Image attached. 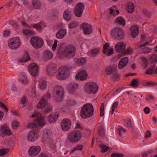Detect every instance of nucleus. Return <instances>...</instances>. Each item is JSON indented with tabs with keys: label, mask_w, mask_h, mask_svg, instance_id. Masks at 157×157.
I'll return each mask as SVG.
<instances>
[{
	"label": "nucleus",
	"mask_w": 157,
	"mask_h": 157,
	"mask_svg": "<svg viewBox=\"0 0 157 157\" xmlns=\"http://www.w3.org/2000/svg\"><path fill=\"white\" fill-rule=\"evenodd\" d=\"M118 104V102L117 101L115 102L113 105L111 109H115V108H116Z\"/></svg>",
	"instance_id": "nucleus-63"
},
{
	"label": "nucleus",
	"mask_w": 157,
	"mask_h": 157,
	"mask_svg": "<svg viewBox=\"0 0 157 157\" xmlns=\"http://www.w3.org/2000/svg\"><path fill=\"white\" fill-rule=\"evenodd\" d=\"M21 82L24 84H27L29 82V81L25 73H22L20 77Z\"/></svg>",
	"instance_id": "nucleus-33"
},
{
	"label": "nucleus",
	"mask_w": 157,
	"mask_h": 157,
	"mask_svg": "<svg viewBox=\"0 0 157 157\" xmlns=\"http://www.w3.org/2000/svg\"><path fill=\"white\" fill-rule=\"evenodd\" d=\"M141 59L143 63L145 66V67H147L148 65V62L147 58L144 57H142Z\"/></svg>",
	"instance_id": "nucleus-46"
},
{
	"label": "nucleus",
	"mask_w": 157,
	"mask_h": 157,
	"mask_svg": "<svg viewBox=\"0 0 157 157\" xmlns=\"http://www.w3.org/2000/svg\"><path fill=\"white\" fill-rule=\"evenodd\" d=\"M116 71L115 68L110 66L107 67L105 69V72L107 75H110L114 73Z\"/></svg>",
	"instance_id": "nucleus-29"
},
{
	"label": "nucleus",
	"mask_w": 157,
	"mask_h": 157,
	"mask_svg": "<svg viewBox=\"0 0 157 157\" xmlns=\"http://www.w3.org/2000/svg\"><path fill=\"white\" fill-rule=\"evenodd\" d=\"M30 42L32 46L36 49L41 48L44 43L43 40L41 38L37 36L32 37L30 39Z\"/></svg>",
	"instance_id": "nucleus-9"
},
{
	"label": "nucleus",
	"mask_w": 157,
	"mask_h": 157,
	"mask_svg": "<svg viewBox=\"0 0 157 157\" xmlns=\"http://www.w3.org/2000/svg\"><path fill=\"white\" fill-rule=\"evenodd\" d=\"M110 33L113 38L117 40H122L125 36V33L123 30L118 27L112 29Z\"/></svg>",
	"instance_id": "nucleus-4"
},
{
	"label": "nucleus",
	"mask_w": 157,
	"mask_h": 157,
	"mask_svg": "<svg viewBox=\"0 0 157 157\" xmlns=\"http://www.w3.org/2000/svg\"><path fill=\"white\" fill-rule=\"evenodd\" d=\"M126 10L129 13H132L134 10V6L133 3H128L127 5Z\"/></svg>",
	"instance_id": "nucleus-28"
},
{
	"label": "nucleus",
	"mask_w": 157,
	"mask_h": 157,
	"mask_svg": "<svg viewBox=\"0 0 157 157\" xmlns=\"http://www.w3.org/2000/svg\"><path fill=\"white\" fill-rule=\"evenodd\" d=\"M81 132L78 130L73 131L68 135V139L69 140L73 143L78 142L82 137Z\"/></svg>",
	"instance_id": "nucleus-6"
},
{
	"label": "nucleus",
	"mask_w": 157,
	"mask_h": 157,
	"mask_svg": "<svg viewBox=\"0 0 157 157\" xmlns=\"http://www.w3.org/2000/svg\"><path fill=\"white\" fill-rule=\"evenodd\" d=\"M58 50V53L60 56L72 57L75 54V48L72 45L64 46L62 44L59 46Z\"/></svg>",
	"instance_id": "nucleus-1"
},
{
	"label": "nucleus",
	"mask_w": 157,
	"mask_h": 157,
	"mask_svg": "<svg viewBox=\"0 0 157 157\" xmlns=\"http://www.w3.org/2000/svg\"><path fill=\"white\" fill-rule=\"evenodd\" d=\"M58 116V115L56 114L50 115L48 117V121L50 122H54L56 121Z\"/></svg>",
	"instance_id": "nucleus-32"
},
{
	"label": "nucleus",
	"mask_w": 157,
	"mask_h": 157,
	"mask_svg": "<svg viewBox=\"0 0 157 157\" xmlns=\"http://www.w3.org/2000/svg\"><path fill=\"white\" fill-rule=\"evenodd\" d=\"M100 147L101 149V151L103 153L106 152L109 148L107 146L104 145H101Z\"/></svg>",
	"instance_id": "nucleus-48"
},
{
	"label": "nucleus",
	"mask_w": 157,
	"mask_h": 157,
	"mask_svg": "<svg viewBox=\"0 0 157 157\" xmlns=\"http://www.w3.org/2000/svg\"><path fill=\"white\" fill-rule=\"evenodd\" d=\"M40 87L41 89H45L46 87V82L44 79H41L40 81Z\"/></svg>",
	"instance_id": "nucleus-34"
},
{
	"label": "nucleus",
	"mask_w": 157,
	"mask_h": 157,
	"mask_svg": "<svg viewBox=\"0 0 157 157\" xmlns=\"http://www.w3.org/2000/svg\"><path fill=\"white\" fill-rule=\"evenodd\" d=\"M132 52V49L130 48H128L125 51V52L127 54H130Z\"/></svg>",
	"instance_id": "nucleus-64"
},
{
	"label": "nucleus",
	"mask_w": 157,
	"mask_h": 157,
	"mask_svg": "<svg viewBox=\"0 0 157 157\" xmlns=\"http://www.w3.org/2000/svg\"><path fill=\"white\" fill-rule=\"evenodd\" d=\"M53 54L49 50H46L43 55V58L46 59L50 60L52 58Z\"/></svg>",
	"instance_id": "nucleus-27"
},
{
	"label": "nucleus",
	"mask_w": 157,
	"mask_h": 157,
	"mask_svg": "<svg viewBox=\"0 0 157 157\" xmlns=\"http://www.w3.org/2000/svg\"><path fill=\"white\" fill-rule=\"evenodd\" d=\"M26 102V99L25 97H23L21 99V104L23 105V107H24L25 106V103Z\"/></svg>",
	"instance_id": "nucleus-59"
},
{
	"label": "nucleus",
	"mask_w": 157,
	"mask_h": 157,
	"mask_svg": "<svg viewBox=\"0 0 157 157\" xmlns=\"http://www.w3.org/2000/svg\"><path fill=\"white\" fill-rule=\"evenodd\" d=\"M84 7V5L82 2H79L76 5L74 10V13L76 17H80L82 16Z\"/></svg>",
	"instance_id": "nucleus-12"
},
{
	"label": "nucleus",
	"mask_w": 157,
	"mask_h": 157,
	"mask_svg": "<svg viewBox=\"0 0 157 157\" xmlns=\"http://www.w3.org/2000/svg\"><path fill=\"white\" fill-rule=\"evenodd\" d=\"M51 98L50 94L48 93L46 95L44 96L41 99L37 105V107L39 109H41L44 107H47L45 110V112L48 113L50 112L52 107L47 103V99H50Z\"/></svg>",
	"instance_id": "nucleus-3"
},
{
	"label": "nucleus",
	"mask_w": 157,
	"mask_h": 157,
	"mask_svg": "<svg viewBox=\"0 0 157 157\" xmlns=\"http://www.w3.org/2000/svg\"><path fill=\"white\" fill-rule=\"evenodd\" d=\"M131 35L132 37H136L139 33L138 28L136 26H132L131 28Z\"/></svg>",
	"instance_id": "nucleus-26"
},
{
	"label": "nucleus",
	"mask_w": 157,
	"mask_h": 157,
	"mask_svg": "<svg viewBox=\"0 0 157 157\" xmlns=\"http://www.w3.org/2000/svg\"><path fill=\"white\" fill-rule=\"evenodd\" d=\"M139 80L137 79H134L132 80L131 86L133 87H137L139 86Z\"/></svg>",
	"instance_id": "nucleus-36"
},
{
	"label": "nucleus",
	"mask_w": 157,
	"mask_h": 157,
	"mask_svg": "<svg viewBox=\"0 0 157 157\" xmlns=\"http://www.w3.org/2000/svg\"><path fill=\"white\" fill-rule=\"evenodd\" d=\"M86 62V60L84 58H81L77 59V63L79 65H82L84 64Z\"/></svg>",
	"instance_id": "nucleus-40"
},
{
	"label": "nucleus",
	"mask_w": 157,
	"mask_h": 157,
	"mask_svg": "<svg viewBox=\"0 0 157 157\" xmlns=\"http://www.w3.org/2000/svg\"><path fill=\"white\" fill-rule=\"evenodd\" d=\"M113 52V49L112 48H110L109 51L107 52L106 55L108 56H109L111 55Z\"/></svg>",
	"instance_id": "nucleus-60"
},
{
	"label": "nucleus",
	"mask_w": 157,
	"mask_h": 157,
	"mask_svg": "<svg viewBox=\"0 0 157 157\" xmlns=\"http://www.w3.org/2000/svg\"><path fill=\"white\" fill-rule=\"evenodd\" d=\"M154 72V68L153 67H152L147 70L146 72V74L147 75L151 74Z\"/></svg>",
	"instance_id": "nucleus-55"
},
{
	"label": "nucleus",
	"mask_w": 157,
	"mask_h": 157,
	"mask_svg": "<svg viewBox=\"0 0 157 157\" xmlns=\"http://www.w3.org/2000/svg\"><path fill=\"white\" fill-rule=\"evenodd\" d=\"M52 134V132L49 130L47 129L45 130L44 131V136L45 137L48 138Z\"/></svg>",
	"instance_id": "nucleus-44"
},
{
	"label": "nucleus",
	"mask_w": 157,
	"mask_h": 157,
	"mask_svg": "<svg viewBox=\"0 0 157 157\" xmlns=\"http://www.w3.org/2000/svg\"><path fill=\"white\" fill-rule=\"evenodd\" d=\"M126 48L125 44L122 42L117 43L115 47L116 51L119 52H121L124 50Z\"/></svg>",
	"instance_id": "nucleus-21"
},
{
	"label": "nucleus",
	"mask_w": 157,
	"mask_h": 157,
	"mask_svg": "<svg viewBox=\"0 0 157 157\" xmlns=\"http://www.w3.org/2000/svg\"><path fill=\"white\" fill-rule=\"evenodd\" d=\"M78 25L77 23L75 21H72L68 24V28L70 29L76 27Z\"/></svg>",
	"instance_id": "nucleus-41"
},
{
	"label": "nucleus",
	"mask_w": 157,
	"mask_h": 157,
	"mask_svg": "<svg viewBox=\"0 0 157 157\" xmlns=\"http://www.w3.org/2000/svg\"><path fill=\"white\" fill-rule=\"evenodd\" d=\"M0 107L2 108L4 110V112L7 113L8 109L7 106L3 103L0 101Z\"/></svg>",
	"instance_id": "nucleus-45"
},
{
	"label": "nucleus",
	"mask_w": 157,
	"mask_h": 157,
	"mask_svg": "<svg viewBox=\"0 0 157 157\" xmlns=\"http://www.w3.org/2000/svg\"><path fill=\"white\" fill-rule=\"evenodd\" d=\"M98 134L100 136L102 137H103L104 136L105 133L103 127L100 126L98 129Z\"/></svg>",
	"instance_id": "nucleus-38"
},
{
	"label": "nucleus",
	"mask_w": 157,
	"mask_h": 157,
	"mask_svg": "<svg viewBox=\"0 0 157 157\" xmlns=\"http://www.w3.org/2000/svg\"><path fill=\"white\" fill-rule=\"evenodd\" d=\"M115 22L122 26H124L125 25V20L121 17H119L115 20Z\"/></svg>",
	"instance_id": "nucleus-30"
},
{
	"label": "nucleus",
	"mask_w": 157,
	"mask_h": 157,
	"mask_svg": "<svg viewBox=\"0 0 157 157\" xmlns=\"http://www.w3.org/2000/svg\"><path fill=\"white\" fill-rule=\"evenodd\" d=\"M41 151V148L39 146H32L28 150V154L31 156H34L39 154Z\"/></svg>",
	"instance_id": "nucleus-15"
},
{
	"label": "nucleus",
	"mask_w": 157,
	"mask_h": 157,
	"mask_svg": "<svg viewBox=\"0 0 157 157\" xmlns=\"http://www.w3.org/2000/svg\"><path fill=\"white\" fill-rule=\"evenodd\" d=\"M8 44L9 48L11 49H17L21 45L20 39L18 37L12 38L9 40Z\"/></svg>",
	"instance_id": "nucleus-10"
},
{
	"label": "nucleus",
	"mask_w": 157,
	"mask_h": 157,
	"mask_svg": "<svg viewBox=\"0 0 157 157\" xmlns=\"http://www.w3.org/2000/svg\"><path fill=\"white\" fill-rule=\"evenodd\" d=\"M80 27L82 29L83 33L85 35H89L92 33V26L86 23L81 24Z\"/></svg>",
	"instance_id": "nucleus-13"
},
{
	"label": "nucleus",
	"mask_w": 157,
	"mask_h": 157,
	"mask_svg": "<svg viewBox=\"0 0 157 157\" xmlns=\"http://www.w3.org/2000/svg\"><path fill=\"white\" fill-rule=\"evenodd\" d=\"M78 85L75 83H71L68 85V91L70 93L73 94L78 88Z\"/></svg>",
	"instance_id": "nucleus-24"
},
{
	"label": "nucleus",
	"mask_w": 157,
	"mask_h": 157,
	"mask_svg": "<svg viewBox=\"0 0 157 157\" xmlns=\"http://www.w3.org/2000/svg\"><path fill=\"white\" fill-rule=\"evenodd\" d=\"M94 109L92 105L90 103L84 104L81 109L80 116L83 119L92 117L94 114Z\"/></svg>",
	"instance_id": "nucleus-2"
},
{
	"label": "nucleus",
	"mask_w": 157,
	"mask_h": 157,
	"mask_svg": "<svg viewBox=\"0 0 157 157\" xmlns=\"http://www.w3.org/2000/svg\"><path fill=\"white\" fill-rule=\"evenodd\" d=\"M10 31L9 30H6L4 31L3 33V36H9L10 33Z\"/></svg>",
	"instance_id": "nucleus-58"
},
{
	"label": "nucleus",
	"mask_w": 157,
	"mask_h": 157,
	"mask_svg": "<svg viewBox=\"0 0 157 157\" xmlns=\"http://www.w3.org/2000/svg\"><path fill=\"white\" fill-rule=\"evenodd\" d=\"M87 74L86 72L84 70L78 73L75 76L76 79L84 80L87 78Z\"/></svg>",
	"instance_id": "nucleus-20"
},
{
	"label": "nucleus",
	"mask_w": 157,
	"mask_h": 157,
	"mask_svg": "<svg viewBox=\"0 0 157 157\" xmlns=\"http://www.w3.org/2000/svg\"><path fill=\"white\" fill-rule=\"evenodd\" d=\"M118 134L120 136H122V135L121 134V132H122V133H125L126 131V130L124 129L122 127H121L119 128L118 129Z\"/></svg>",
	"instance_id": "nucleus-51"
},
{
	"label": "nucleus",
	"mask_w": 157,
	"mask_h": 157,
	"mask_svg": "<svg viewBox=\"0 0 157 157\" xmlns=\"http://www.w3.org/2000/svg\"><path fill=\"white\" fill-rule=\"evenodd\" d=\"M71 125V122L69 120L67 119H64L62 122L61 128L62 129L65 131L69 129Z\"/></svg>",
	"instance_id": "nucleus-18"
},
{
	"label": "nucleus",
	"mask_w": 157,
	"mask_h": 157,
	"mask_svg": "<svg viewBox=\"0 0 157 157\" xmlns=\"http://www.w3.org/2000/svg\"><path fill=\"white\" fill-rule=\"evenodd\" d=\"M151 50V48H146L143 49L142 51V53L143 54H148L150 53Z\"/></svg>",
	"instance_id": "nucleus-49"
},
{
	"label": "nucleus",
	"mask_w": 157,
	"mask_h": 157,
	"mask_svg": "<svg viewBox=\"0 0 157 157\" xmlns=\"http://www.w3.org/2000/svg\"><path fill=\"white\" fill-rule=\"evenodd\" d=\"M9 150L7 149H3L0 150V156H2L7 154Z\"/></svg>",
	"instance_id": "nucleus-47"
},
{
	"label": "nucleus",
	"mask_w": 157,
	"mask_h": 157,
	"mask_svg": "<svg viewBox=\"0 0 157 157\" xmlns=\"http://www.w3.org/2000/svg\"><path fill=\"white\" fill-rule=\"evenodd\" d=\"M72 17L71 13V11L68 9H66L63 13V17L67 21H69L71 20Z\"/></svg>",
	"instance_id": "nucleus-23"
},
{
	"label": "nucleus",
	"mask_w": 157,
	"mask_h": 157,
	"mask_svg": "<svg viewBox=\"0 0 157 157\" xmlns=\"http://www.w3.org/2000/svg\"><path fill=\"white\" fill-rule=\"evenodd\" d=\"M23 32L24 34L25 35H27L30 34H32L33 33L29 29H25L23 30Z\"/></svg>",
	"instance_id": "nucleus-52"
},
{
	"label": "nucleus",
	"mask_w": 157,
	"mask_h": 157,
	"mask_svg": "<svg viewBox=\"0 0 157 157\" xmlns=\"http://www.w3.org/2000/svg\"><path fill=\"white\" fill-rule=\"evenodd\" d=\"M99 50L98 48H95L91 50V53L94 55L98 54L99 53Z\"/></svg>",
	"instance_id": "nucleus-56"
},
{
	"label": "nucleus",
	"mask_w": 157,
	"mask_h": 157,
	"mask_svg": "<svg viewBox=\"0 0 157 157\" xmlns=\"http://www.w3.org/2000/svg\"><path fill=\"white\" fill-rule=\"evenodd\" d=\"M33 7L36 9H40L41 7V4L39 1H33L32 2Z\"/></svg>",
	"instance_id": "nucleus-37"
},
{
	"label": "nucleus",
	"mask_w": 157,
	"mask_h": 157,
	"mask_svg": "<svg viewBox=\"0 0 157 157\" xmlns=\"http://www.w3.org/2000/svg\"><path fill=\"white\" fill-rule=\"evenodd\" d=\"M19 126V123L17 121H14L12 123V128L13 129H16Z\"/></svg>",
	"instance_id": "nucleus-43"
},
{
	"label": "nucleus",
	"mask_w": 157,
	"mask_h": 157,
	"mask_svg": "<svg viewBox=\"0 0 157 157\" xmlns=\"http://www.w3.org/2000/svg\"><path fill=\"white\" fill-rule=\"evenodd\" d=\"M85 92L89 94H95L98 90V86L95 82H87L84 87Z\"/></svg>",
	"instance_id": "nucleus-8"
},
{
	"label": "nucleus",
	"mask_w": 157,
	"mask_h": 157,
	"mask_svg": "<svg viewBox=\"0 0 157 157\" xmlns=\"http://www.w3.org/2000/svg\"><path fill=\"white\" fill-rule=\"evenodd\" d=\"M157 84V83L153 81H148L144 83V85L145 86H153Z\"/></svg>",
	"instance_id": "nucleus-39"
},
{
	"label": "nucleus",
	"mask_w": 157,
	"mask_h": 157,
	"mask_svg": "<svg viewBox=\"0 0 157 157\" xmlns=\"http://www.w3.org/2000/svg\"><path fill=\"white\" fill-rule=\"evenodd\" d=\"M29 53L27 52H25V54L20 59V61L21 62H25L30 60Z\"/></svg>",
	"instance_id": "nucleus-31"
},
{
	"label": "nucleus",
	"mask_w": 157,
	"mask_h": 157,
	"mask_svg": "<svg viewBox=\"0 0 157 157\" xmlns=\"http://www.w3.org/2000/svg\"><path fill=\"white\" fill-rule=\"evenodd\" d=\"M70 71L68 67L66 66H62L58 69L57 78L59 80H64L68 77Z\"/></svg>",
	"instance_id": "nucleus-5"
},
{
	"label": "nucleus",
	"mask_w": 157,
	"mask_h": 157,
	"mask_svg": "<svg viewBox=\"0 0 157 157\" xmlns=\"http://www.w3.org/2000/svg\"><path fill=\"white\" fill-rule=\"evenodd\" d=\"M128 62V58L124 57L121 59L118 64V68L119 69H121L126 66Z\"/></svg>",
	"instance_id": "nucleus-22"
},
{
	"label": "nucleus",
	"mask_w": 157,
	"mask_h": 157,
	"mask_svg": "<svg viewBox=\"0 0 157 157\" xmlns=\"http://www.w3.org/2000/svg\"><path fill=\"white\" fill-rule=\"evenodd\" d=\"M119 76L116 72V71H115L112 74L111 79L113 80L117 81L119 79Z\"/></svg>",
	"instance_id": "nucleus-42"
},
{
	"label": "nucleus",
	"mask_w": 157,
	"mask_h": 157,
	"mask_svg": "<svg viewBox=\"0 0 157 157\" xmlns=\"http://www.w3.org/2000/svg\"><path fill=\"white\" fill-rule=\"evenodd\" d=\"M10 24L11 25H14L15 27L17 28L18 26V25L17 23L15 22L14 21H11L10 22Z\"/></svg>",
	"instance_id": "nucleus-62"
},
{
	"label": "nucleus",
	"mask_w": 157,
	"mask_h": 157,
	"mask_svg": "<svg viewBox=\"0 0 157 157\" xmlns=\"http://www.w3.org/2000/svg\"><path fill=\"white\" fill-rule=\"evenodd\" d=\"M124 154L121 153H113L111 155V157H123Z\"/></svg>",
	"instance_id": "nucleus-53"
},
{
	"label": "nucleus",
	"mask_w": 157,
	"mask_h": 157,
	"mask_svg": "<svg viewBox=\"0 0 157 157\" xmlns=\"http://www.w3.org/2000/svg\"><path fill=\"white\" fill-rule=\"evenodd\" d=\"M66 33L67 30L65 29H61L56 33V37L58 39H61L64 37Z\"/></svg>",
	"instance_id": "nucleus-25"
},
{
	"label": "nucleus",
	"mask_w": 157,
	"mask_h": 157,
	"mask_svg": "<svg viewBox=\"0 0 157 157\" xmlns=\"http://www.w3.org/2000/svg\"><path fill=\"white\" fill-rule=\"evenodd\" d=\"M56 68L53 64H49L47 67V71L49 75H52L56 72Z\"/></svg>",
	"instance_id": "nucleus-19"
},
{
	"label": "nucleus",
	"mask_w": 157,
	"mask_h": 157,
	"mask_svg": "<svg viewBox=\"0 0 157 157\" xmlns=\"http://www.w3.org/2000/svg\"><path fill=\"white\" fill-rule=\"evenodd\" d=\"M150 59L152 62L156 63L157 62V55L154 54L152 55Z\"/></svg>",
	"instance_id": "nucleus-50"
},
{
	"label": "nucleus",
	"mask_w": 157,
	"mask_h": 157,
	"mask_svg": "<svg viewBox=\"0 0 157 157\" xmlns=\"http://www.w3.org/2000/svg\"><path fill=\"white\" fill-rule=\"evenodd\" d=\"M64 94L63 89L60 86H57L55 87L54 89L53 97L57 101L62 100Z\"/></svg>",
	"instance_id": "nucleus-7"
},
{
	"label": "nucleus",
	"mask_w": 157,
	"mask_h": 157,
	"mask_svg": "<svg viewBox=\"0 0 157 157\" xmlns=\"http://www.w3.org/2000/svg\"><path fill=\"white\" fill-rule=\"evenodd\" d=\"M45 117H37L36 120L34 121L33 123L29 124L27 126L28 128H33L37 127L39 126H44L45 124L44 120Z\"/></svg>",
	"instance_id": "nucleus-11"
},
{
	"label": "nucleus",
	"mask_w": 157,
	"mask_h": 157,
	"mask_svg": "<svg viewBox=\"0 0 157 157\" xmlns=\"http://www.w3.org/2000/svg\"><path fill=\"white\" fill-rule=\"evenodd\" d=\"M28 70L33 76L37 75L38 72V66L35 63H32L28 67Z\"/></svg>",
	"instance_id": "nucleus-16"
},
{
	"label": "nucleus",
	"mask_w": 157,
	"mask_h": 157,
	"mask_svg": "<svg viewBox=\"0 0 157 157\" xmlns=\"http://www.w3.org/2000/svg\"><path fill=\"white\" fill-rule=\"evenodd\" d=\"M39 137V135L37 131L35 130H32L29 132L27 138L29 141L33 142L37 140Z\"/></svg>",
	"instance_id": "nucleus-14"
},
{
	"label": "nucleus",
	"mask_w": 157,
	"mask_h": 157,
	"mask_svg": "<svg viewBox=\"0 0 157 157\" xmlns=\"http://www.w3.org/2000/svg\"><path fill=\"white\" fill-rule=\"evenodd\" d=\"M12 135L11 132L9 127L6 125H3L0 128V135L3 137L5 136Z\"/></svg>",
	"instance_id": "nucleus-17"
},
{
	"label": "nucleus",
	"mask_w": 157,
	"mask_h": 157,
	"mask_svg": "<svg viewBox=\"0 0 157 157\" xmlns=\"http://www.w3.org/2000/svg\"><path fill=\"white\" fill-rule=\"evenodd\" d=\"M143 12L144 14L148 17H150L151 16V13L147 10H143Z\"/></svg>",
	"instance_id": "nucleus-57"
},
{
	"label": "nucleus",
	"mask_w": 157,
	"mask_h": 157,
	"mask_svg": "<svg viewBox=\"0 0 157 157\" xmlns=\"http://www.w3.org/2000/svg\"><path fill=\"white\" fill-rule=\"evenodd\" d=\"M109 44L107 43L103 46V53L104 54L107 53L108 49L109 47Z\"/></svg>",
	"instance_id": "nucleus-54"
},
{
	"label": "nucleus",
	"mask_w": 157,
	"mask_h": 157,
	"mask_svg": "<svg viewBox=\"0 0 157 157\" xmlns=\"http://www.w3.org/2000/svg\"><path fill=\"white\" fill-rule=\"evenodd\" d=\"M42 22H40L37 24H32L31 25V27H33V28L36 29L37 30H40L42 29L41 25Z\"/></svg>",
	"instance_id": "nucleus-35"
},
{
	"label": "nucleus",
	"mask_w": 157,
	"mask_h": 157,
	"mask_svg": "<svg viewBox=\"0 0 157 157\" xmlns=\"http://www.w3.org/2000/svg\"><path fill=\"white\" fill-rule=\"evenodd\" d=\"M144 111L146 114H148L150 113V109L148 107H146L144 108Z\"/></svg>",
	"instance_id": "nucleus-61"
}]
</instances>
